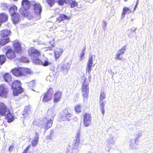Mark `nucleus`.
Returning a JSON list of instances; mask_svg holds the SVG:
<instances>
[{
	"label": "nucleus",
	"instance_id": "obj_43",
	"mask_svg": "<svg viewBox=\"0 0 153 153\" xmlns=\"http://www.w3.org/2000/svg\"><path fill=\"white\" fill-rule=\"evenodd\" d=\"M14 147L13 146H10L9 148V151L10 152H11L13 151Z\"/></svg>",
	"mask_w": 153,
	"mask_h": 153
},
{
	"label": "nucleus",
	"instance_id": "obj_4",
	"mask_svg": "<svg viewBox=\"0 0 153 153\" xmlns=\"http://www.w3.org/2000/svg\"><path fill=\"white\" fill-rule=\"evenodd\" d=\"M12 34L11 31L7 29H4L0 31V46L5 45L11 42L9 37Z\"/></svg>",
	"mask_w": 153,
	"mask_h": 153
},
{
	"label": "nucleus",
	"instance_id": "obj_23",
	"mask_svg": "<svg viewBox=\"0 0 153 153\" xmlns=\"http://www.w3.org/2000/svg\"><path fill=\"white\" fill-rule=\"evenodd\" d=\"M39 135L37 132L35 133V137L34 139L32 140L31 144L33 147L36 146L38 144L39 141Z\"/></svg>",
	"mask_w": 153,
	"mask_h": 153
},
{
	"label": "nucleus",
	"instance_id": "obj_31",
	"mask_svg": "<svg viewBox=\"0 0 153 153\" xmlns=\"http://www.w3.org/2000/svg\"><path fill=\"white\" fill-rule=\"evenodd\" d=\"M83 124L85 127H88L90 126L91 123V120H83Z\"/></svg>",
	"mask_w": 153,
	"mask_h": 153
},
{
	"label": "nucleus",
	"instance_id": "obj_35",
	"mask_svg": "<svg viewBox=\"0 0 153 153\" xmlns=\"http://www.w3.org/2000/svg\"><path fill=\"white\" fill-rule=\"evenodd\" d=\"M20 60L21 62H29V60L28 58L25 56H22L20 58Z\"/></svg>",
	"mask_w": 153,
	"mask_h": 153
},
{
	"label": "nucleus",
	"instance_id": "obj_19",
	"mask_svg": "<svg viewBox=\"0 0 153 153\" xmlns=\"http://www.w3.org/2000/svg\"><path fill=\"white\" fill-rule=\"evenodd\" d=\"M137 4V3L135 6H134L133 10H131V9L130 7H129V8L127 7H124L123 8V12L122 13V16H124L127 13H129L132 12H134L135 10Z\"/></svg>",
	"mask_w": 153,
	"mask_h": 153
},
{
	"label": "nucleus",
	"instance_id": "obj_17",
	"mask_svg": "<svg viewBox=\"0 0 153 153\" xmlns=\"http://www.w3.org/2000/svg\"><path fill=\"white\" fill-rule=\"evenodd\" d=\"M2 78L5 82L10 83L12 82V77L9 73H5L2 76Z\"/></svg>",
	"mask_w": 153,
	"mask_h": 153
},
{
	"label": "nucleus",
	"instance_id": "obj_41",
	"mask_svg": "<svg viewBox=\"0 0 153 153\" xmlns=\"http://www.w3.org/2000/svg\"><path fill=\"white\" fill-rule=\"evenodd\" d=\"M85 54V49L82 50L80 55V58L81 60H82Z\"/></svg>",
	"mask_w": 153,
	"mask_h": 153
},
{
	"label": "nucleus",
	"instance_id": "obj_34",
	"mask_svg": "<svg viewBox=\"0 0 153 153\" xmlns=\"http://www.w3.org/2000/svg\"><path fill=\"white\" fill-rule=\"evenodd\" d=\"M29 109H25L22 112V115L24 118L27 115L29 112Z\"/></svg>",
	"mask_w": 153,
	"mask_h": 153
},
{
	"label": "nucleus",
	"instance_id": "obj_24",
	"mask_svg": "<svg viewBox=\"0 0 153 153\" xmlns=\"http://www.w3.org/2000/svg\"><path fill=\"white\" fill-rule=\"evenodd\" d=\"M8 19V16L6 13H0V20L3 23L7 21Z\"/></svg>",
	"mask_w": 153,
	"mask_h": 153
},
{
	"label": "nucleus",
	"instance_id": "obj_6",
	"mask_svg": "<svg viewBox=\"0 0 153 153\" xmlns=\"http://www.w3.org/2000/svg\"><path fill=\"white\" fill-rule=\"evenodd\" d=\"M22 83L18 80H14L12 83L11 87L13 90V96H18L23 92V89L21 87Z\"/></svg>",
	"mask_w": 153,
	"mask_h": 153
},
{
	"label": "nucleus",
	"instance_id": "obj_45",
	"mask_svg": "<svg viewBox=\"0 0 153 153\" xmlns=\"http://www.w3.org/2000/svg\"><path fill=\"white\" fill-rule=\"evenodd\" d=\"M1 6L3 7H5V8H7L8 5L7 3H3L1 4Z\"/></svg>",
	"mask_w": 153,
	"mask_h": 153
},
{
	"label": "nucleus",
	"instance_id": "obj_27",
	"mask_svg": "<svg viewBox=\"0 0 153 153\" xmlns=\"http://www.w3.org/2000/svg\"><path fill=\"white\" fill-rule=\"evenodd\" d=\"M68 4L71 8H74L78 6V3L75 0H69L68 1Z\"/></svg>",
	"mask_w": 153,
	"mask_h": 153
},
{
	"label": "nucleus",
	"instance_id": "obj_46",
	"mask_svg": "<svg viewBox=\"0 0 153 153\" xmlns=\"http://www.w3.org/2000/svg\"><path fill=\"white\" fill-rule=\"evenodd\" d=\"M87 0V1H88L90 2H91V3L93 2L94 1V0Z\"/></svg>",
	"mask_w": 153,
	"mask_h": 153
},
{
	"label": "nucleus",
	"instance_id": "obj_36",
	"mask_svg": "<svg viewBox=\"0 0 153 153\" xmlns=\"http://www.w3.org/2000/svg\"><path fill=\"white\" fill-rule=\"evenodd\" d=\"M46 2L50 6H52L55 2V0H46Z\"/></svg>",
	"mask_w": 153,
	"mask_h": 153
},
{
	"label": "nucleus",
	"instance_id": "obj_10",
	"mask_svg": "<svg viewBox=\"0 0 153 153\" xmlns=\"http://www.w3.org/2000/svg\"><path fill=\"white\" fill-rule=\"evenodd\" d=\"M9 89L5 84H0V97L6 99L8 96Z\"/></svg>",
	"mask_w": 153,
	"mask_h": 153
},
{
	"label": "nucleus",
	"instance_id": "obj_48",
	"mask_svg": "<svg viewBox=\"0 0 153 153\" xmlns=\"http://www.w3.org/2000/svg\"><path fill=\"white\" fill-rule=\"evenodd\" d=\"M133 6V5H131V7H132V6Z\"/></svg>",
	"mask_w": 153,
	"mask_h": 153
},
{
	"label": "nucleus",
	"instance_id": "obj_2",
	"mask_svg": "<svg viewBox=\"0 0 153 153\" xmlns=\"http://www.w3.org/2000/svg\"><path fill=\"white\" fill-rule=\"evenodd\" d=\"M27 52L33 63L38 64H41L42 63V61L39 58L41 55L39 50L33 47H31L27 50Z\"/></svg>",
	"mask_w": 153,
	"mask_h": 153
},
{
	"label": "nucleus",
	"instance_id": "obj_15",
	"mask_svg": "<svg viewBox=\"0 0 153 153\" xmlns=\"http://www.w3.org/2000/svg\"><path fill=\"white\" fill-rule=\"evenodd\" d=\"M33 9L34 12L37 16H40L42 11L41 7L38 3H35L33 5Z\"/></svg>",
	"mask_w": 153,
	"mask_h": 153
},
{
	"label": "nucleus",
	"instance_id": "obj_7",
	"mask_svg": "<svg viewBox=\"0 0 153 153\" xmlns=\"http://www.w3.org/2000/svg\"><path fill=\"white\" fill-rule=\"evenodd\" d=\"M82 79L84 80V82L82 87V95L84 98H88L89 92V83L91 82V76L90 75L88 76V80L84 76L82 77Z\"/></svg>",
	"mask_w": 153,
	"mask_h": 153
},
{
	"label": "nucleus",
	"instance_id": "obj_44",
	"mask_svg": "<svg viewBox=\"0 0 153 153\" xmlns=\"http://www.w3.org/2000/svg\"><path fill=\"white\" fill-rule=\"evenodd\" d=\"M38 123H39V122L37 120H34L33 122V124L34 125H35V126L38 125H39Z\"/></svg>",
	"mask_w": 153,
	"mask_h": 153
},
{
	"label": "nucleus",
	"instance_id": "obj_8",
	"mask_svg": "<svg viewBox=\"0 0 153 153\" xmlns=\"http://www.w3.org/2000/svg\"><path fill=\"white\" fill-rule=\"evenodd\" d=\"M106 97L105 93L103 91H101L99 98V106L102 114L104 115L105 110L104 107L107 103L106 100H104Z\"/></svg>",
	"mask_w": 153,
	"mask_h": 153
},
{
	"label": "nucleus",
	"instance_id": "obj_32",
	"mask_svg": "<svg viewBox=\"0 0 153 153\" xmlns=\"http://www.w3.org/2000/svg\"><path fill=\"white\" fill-rule=\"evenodd\" d=\"M80 135V132L79 131L77 133L76 137L75 143L77 144L79 143Z\"/></svg>",
	"mask_w": 153,
	"mask_h": 153
},
{
	"label": "nucleus",
	"instance_id": "obj_40",
	"mask_svg": "<svg viewBox=\"0 0 153 153\" xmlns=\"http://www.w3.org/2000/svg\"><path fill=\"white\" fill-rule=\"evenodd\" d=\"M41 64H42L44 66H48L49 64L48 60L47 59L45 60L43 63L42 62V63Z\"/></svg>",
	"mask_w": 153,
	"mask_h": 153
},
{
	"label": "nucleus",
	"instance_id": "obj_3",
	"mask_svg": "<svg viewBox=\"0 0 153 153\" xmlns=\"http://www.w3.org/2000/svg\"><path fill=\"white\" fill-rule=\"evenodd\" d=\"M47 116L50 117L51 118L45 117L41 120V127L45 130H48L52 126L54 117L53 112L51 110H48L47 111Z\"/></svg>",
	"mask_w": 153,
	"mask_h": 153
},
{
	"label": "nucleus",
	"instance_id": "obj_1",
	"mask_svg": "<svg viewBox=\"0 0 153 153\" xmlns=\"http://www.w3.org/2000/svg\"><path fill=\"white\" fill-rule=\"evenodd\" d=\"M0 116H4L5 119L8 123L13 122L15 119L6 104L2 102H0Z\"/></svg>",
	"mask_w": 153,
	"mask_h": 153
},
{
	"label": "nucleus",
	"instance_id": "obj_21",
	"mask_svg": "<svg viewBox=\"0 0 153 153\" xmlns=\"http://www.w3.org/2000/svg\"><path fill=\"white\" fill-rule=\"evenodd\" d=\"M42 101L43 102H46L51 101L52 98V96L44 93L42 95Z\"/></svg>",
	"mask_w": 153,
	"mask_h": 153
},
{
	"label": "nucleus",
	"instance_id": "obj_18",
	"mask_svg": "<svg viewBox=\"0 0 153 153\" xmlns=\"http://www.w3.org/2000/svg\"><path fill=\"white\" fill-rule=\"evenodd\" d=\"M93 62V57L91 56L89 58L88 62L86 69V72H88L89 74H90L91 71L92 70Z\"/></svg>",
	"mask_w": 153,
	"mask_h": 153
},
{
	"label": "nucleus",
	"instance_id": "obj_13",
	"mask_svg": "<svg viewBox=\"0 0 153 153\" xmlns=\"http://www.w3.org/2000/svg\"><path fill=\"white\" fill-rule=\"evenodd\" d=\"M126 50V46H124L119 49L117 54H116L115 59L120 60H122L123 59V55Z\"/></svg>",
	"mask_w": 153,
	"mask_h": 153
},
{
	"label": "nucleus",
	"instance_id": "obj_47",
	"mask_svg": "<svg viewBox=\"0 0 153 153\" xmlns=\"http://www.w3.org/2000/svg\"><path fill=\"white\" fill-rule=\"evenodd\" d=\"M30 83H33V86H34V85H35V84L34 83V81H32L30 82Z\"/></svg>",
	"mask_w": 153,
	"mask_h": 153
},
{
	"label": "nucleus",
	"instance_id": "obj_12",
	"mask_svg": "<svg viewBox=\"0 0 153 153\" xmlns=\"http://www.w3.org/2000/svg\"><path fill=\"white\" fill-rule=\"evenodd\" d=\"M12 46L14 51L16 53H22V50L21 46V44L19 41H13Z\"/></svg>",
	"mask_w": 153,
	"mask_h": 153
},
{
	"label": "nucleus",
	"instance_id": "obj_25",
	"mask_svg": "<svg viewBox=\"0 0 153 153\" xmlns=\"http://www.w3.org/2000/svg\"><path fill=\"white\" fill-rule=\"evenodd\" d=\"M63 52L62 49L60 48H57V50L54 51L55 57L56 59L58 58L62 54Z\"/></svg>",
	"mask_w": 153,
	"mask_h": 153
},
{
	"label": "nucleus",
	"instance_id": "obj_5",
	"mask_svg": "<svg viewBox=\"0 0 153 153\" xmlns=\"http://www.w3.org/2000/svg\"><path fill=\"white\" fill-rule=\"evenodd\" d=\"M10 72L14 76L17 77L26 76L31 73L30 69L21 67L12 68Z\"/></svg>",
	"mask_w": 153,
	"mask_h": 153
},
{
	"label": "nucleus",
	"instance_id": "obj_30",
	"mask_svg": "<svg viewBox=\"0 0 153 153\" xmlns=\"http://www.w3.org/2000/svg\"><path fill=\"white\" fill-rule=\"evenodd\" d=\"M83 120H91V114L88 113H85L83 116Z\"/></svg>",
	"mask_w": 153,
	"mask_h": 153
},
{
	"label": "nucleus",
	"instance_id": "obj_39",
	"mask_svg": "<svg viewBox=\"0 0 153 153\" xmlns=\"http://www.w3.org/2000/svg\"><path fill=\"white\" fill-rule=\"evenodd\" d=\"M53 137V133H51L49 135L47 136L46 138L47 140H51L52 139Z\"/></svg>",
	"mask_w": 153,
	"mask_h": 153
},
{
	"label": "nucleus",
	"instance_id": "obj_9",
	"mask_svg": "<svg viewBox=\"0 0 153 153\" xmlns=\"http://www.w3.org/2000/svg\"><path fill=\"white\" fill-rule=\"evenodd\" d=\"M31 2L28 0H22V6L24 10L22 13L24 16H27L30 13L28 11L30 6Z\"/></svg>",
	"mask_w": 153,
	"mask_h": 153
},
{
	"label": "nucleus",
	"instance_id": "obj_37",
	"mask_svg": "<svg viewBox=\"0 0 153 153\" xmlns=\"http://www.w3.org/2000/svg\"><path fill=\"white\" fill-rule=\"evenodd\" d=\"M31 147V145H29L26 148L24 149L22 153H30V151H29V149Z\"/></svg>",
	"mask_w": 153,
	"mask_h": 153
},
{
	"label": "nucleus",
	"instance_id": "obj_33",
	"mask_svg": "<svg viewBox=\"0 0 153 153\" xmlns=\"http://www.w3.org/2000/svg\"><path fill=\"white\" fill-rule=\"evenodd\" d=\"M53 92L54 91L53 89L51 87H50L49 88L47 91L45 93L47 94H49L51 96H52Z\"/></svg>",
	"mask_w": 153,
	"mask_h": 153
},
{
	"label": "nucleus",
	"instance_id": "obj_14",
	"mask_svg": "<svg viewBox=\"0 0 153 153\" xmlns=\"http://www.w3.org/2000/svg\"><path fill=\"white\" fill-rule=\"evenodd\" d=\"M8 47L10 48L7 49L6 52V56L8 59H13L16 57V52L12 49L11 46H9Z\"/></svg>",
	"mask_w": 153,
	"mask_h": 153
},
{
	"label": "nucleus",
	"instance_id": "obj_11",
	"mask_svg": "<svg viewBox=\"0 0 153 153\" xmlns=\"http://www.w3.org/2000/svg\"><path fill=\"white\" fill-rule=\"evenodd\" d=\"M72 117V114L71 113L68 109H63L61 114V119L63 121H69Z\"/></svg>",
	"mask_w": 153,
	"mask_h": 153
},
{
	"label": "nucleus",
	"instance_id": "obj_16",
	"mask_svg": "<svg viewBox=\"0 0 153 153\" xmlns=\"http://www.w3.org/2000/svg\"><path fill=\"white\" fill-rule=\"evenodd\" d=\"M62 92L60 91H56L54 94L53 102L56 103L59 101L62 97Z\"/></svg>",
	"mask_w": 153,
	"mask_h": 153
},
{
	"label": "nucleus",
	"instance_id": "obj_28",
	"mask_svg": "<svg viewBox=\"0 0 153 153\" xmlns=\"http://www.w3.org/2000/svg\"><path fill=\"white\" fill-rule=\"evenodd\" d=\"M6 61L5 56L4 54L0 55V65L3 64Z\"/></svg>",
	"mask_w": 153,
	"mask_h": 153
},
{
	"label": "nucleus",
	"instance_id": "obj_22",
	"mask_svg": "<svg viewBox=\"0 0 153 153\" xmlns=\"http://www.w3.org/2000/svg\"><path fill=\"white\" fill-rule=\"evenodd\" d=\"M13 22L15 24L18 23L20 21V16L17 13L11 15Z\"/></svg>",
	"mask_w": 153,
	"mask_h": 153
},
{
	"label": "nucleus",
	"instance_id": "obj_42",
	"mask_svg": "<svg viewBox=\"0 0 153 153\" xmlns=\"http://www.w3.org/2000/svg\"><path fill=\"white\" fill-rule=\"evenodd\" d=\"M54 44H52L50 46L48 47L47 48L48 50H49V51H51L52 50V48L53 47H54Z\"/></svg>",
	"mask_w": 153,
	"mask_h": 153
},
{
	"label": "nucleus",
	"instance_id": "obj_29",
	"mask_svg": "<svg viewBox=\"0 0 153 153\" xmlns=\"http://www.w3.org/2000/svg\"><path fill=\"white\" fill-rule=\"evenodd\" d=\"M82 105L80 104H78L75 105L74 107L75 111L77 113H79L81 112Z\"/></svg>",
	"mask_w": 153,
	"mask_h": 153
},
{
	"label": "nucleus",
	"instance_id": "obj_26",
	"mask_svg": "<svg viewBox=\"0 0 153 153\" xmlns=\"http://www.w3.org/2000/svg\"><path fill=\"white\" fill-rule=\"evenodd\" d=\"M17 9V7L16 5L11 6L9 9V13L10 15L17 13L16 12Z\"/></svg>",
	"mask_w": 153,
	"mask_h": 153
},
{
	"label": "nucleus",
	"instance_id": "obj_38",
	"mask_svg": "<svg viewBox=\"0 0 153 153\" xmlns=\"http://www.w3.org/2000/svg\"><path fill=\"white\" fill-rule=\"evenodd\" d=\"M66 0H58V3L60 5H63L64 3H66Z\"/></svg>",
	"mask_w": 153,
	"mask_h": 153
},
{
	"label": "nucleus",
	"instance_id": "obj_20",
	"mask_svg": "<svg viewBox=\"0 0 153 153\" xmlns=\"http://www.w3.org/2000/svg\"><path fill=\"white\" fill-rule=\"evenodd\" d=\"M70 18L71 17L70 16H68L65 14H60L59 16L56 18V20L58 22H60L65 20H69Z\"/></svg>",
	"mask_w": 153,
	"mask_h": 153
}]
</instances>
